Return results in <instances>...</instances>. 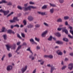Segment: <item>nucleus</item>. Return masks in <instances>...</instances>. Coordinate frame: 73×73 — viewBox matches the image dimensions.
<instances>
[{
    "instance_id": "393cba45",
    "label": "nucleus",
    "mask_w": 73,
    "mask_h": 73,
    "mask_svg": "<svg viewBox=\"0 0 73 73\" xmlns=\"http://www.w3.org/2000/svg\"><path fill=\"white\" fill-rule=\"evenodd\" d=\"M53 57V55H48V58H52Z\"/></svg>"
},
{
    "instance_id": "37998d69",
    "label": "nucleus",
    "mask_w": 73,
    "mask_h": 73,
    "mask_svg": "<svg viewBox=\"0 0 73 73\" xmlns=\"http://www.w3.org/2000/svg\"><path fill=\"white\" fill-rule=\"evenodd\" d=\"M21 36L23 37H25V34L24 33H21Z\"/></svg>"
},
{
    "instance_id": "39448f33",
    "label": "nucleus",
    "mask_w": 73,
    "mask_h": 73,
    "mask_svg": "<svg viewBox=\"0 0 73 73\" xmlns=\"http://www.w3.org/2000/svg\"><path fill=\"white\" fill-rule=\"evenodd\" d=\"M28 66H25L24 68H23L21 69V70L22 73H24L25 72V71L27 69Z\"/></svg>"
},
{
    "instance_id": "f03ea898",
    "label": "nucleus",
    "mask_w": 73,
    "mask_h": 73,
    "mask_svg": "<svg viewBox=\"0 0 73 73\" xmlns=\"http://www.w3.org/2000/svg\"><path fill=\"white\" fill-rule=\"evenodd\" d=\"M65 28H66V27H63L62 28H58L57 29V30L58 31H61V29H62V31L63 32H65L66 34H68V31L67 29H65Z\"/></svg>"
},
{
    "instance_id": "4c0bfd02",
    "label": "nucleus",
    "mask_w": 73,
    "mask_h": 73,
    "mask_svg": "<svg viewBox=\"0 0 73 73\" xmlns=\"http://www.w3.org/2000/svg\"><path fill=\"white\" fill-rule=\"evenodd\" d=\"M7 5H12V3L11 2H9L7 4Z\"/></svg>"
},
{
    "instance_id": "f257e3e1",
    "label": "nucleus",
    "mask_w": 73,
    "mask_h": 73,
    "mask_svg": "<svg viewBox=\"0 0 73 73\" xmlns=\"http://www.w3.org/2000/svg\"><path fill=\"white\" fill-rule=\"evenodd\" d=\"M6 46L7 47V49L8 50H9V48H11L13 49H15L16 48V44H14V46H13L12 45H8V44L6 45Z\"/></svg>"
},
{
    "instance_id": "5fc2aeb1",
    "label": "nucleus",
    "mask_w": 73,
    "mask_h": 73,
    "mask_svg": "<svg viewBox=\"0 0 73 73\" xmlns=\"http://www.w3.org/2000/svg\"><path fill=\"white\" fill-rule=\"evenodd\" d=\"M65 24L66 25H68V23L67 21H66L65 23Z\"/></svg>"
},
{
    "instance_id": "ea45409f",
    "label": "nucleus",
    "mask_w": 73,
    "mask_h": 73,
    "mask_svg": "<svg viewBox=\"0 0 73 73\" xmlns=\"http://www.w3.org/2000/svg\"><path fill=\"white\" fill-rule=\"evenodd\" d=\"M44 24L45 26H46L47 27H48V26H49L48 24L46 23L45 22L44 23Z\"/></svg>"
},
{
    "instance_id": "c85d7f7f",
    "label": "nucleus",
    "mask_w": 73,
    "mask_h": 73,
    "mask_svg": "<svg viewBox=\"0 0 73 73\" xmlns=\"http://www.w3.org/2000/svg\"><path fill=\"white\" fill-rule=\"evenodd\" d=\"M63 41H66V42L68 41V39L67 38H63Z\"/></svg>"
},
{
    "instance_id": "052dcab7",
    "label": "nucleus",
    "mask_w": 73,
    "mask_h": 73,
    "mask_svg": "<svg viewBox=\"0 0 73 73\" xmlns=\"http://www.w3.org/2000/svg\"><path fill=\"white\" fill-rule=\"evenodd\" d=\"M23 45H27V44L25 42H24L23 43Z\"/></svg>"
},
{
    "instance_id": "49530a36",
    "label": "nucleus",
    "mask_w": 73,
    "mask_h": 73,
    "mask_svg": "<svg viewBox=\"0 0 73 73\" xmlns=\"http://www.w3.org/2000/svg\"><path fill=\"white\" fill-rule=\"evenodd\" d=\"M8 56H9V57H12V54H11L9 53L8 54Z\"/></svg>"
},
{
    "instance_id": "c9c22d12",
    "label": "nucleus",
    "mask_w": 73,
    "mask_h": 73,
    "mask_svg": "<svg viewBox=\"0 0 73 73\" xmlns=\"http://www.w3.org/2000/svg\"><path fill=\"white\" fill-rule=\"evenodd\" d=\"M14 27H17V28H19L20 26L18 24H17L14 26Z\"/></svg>"
},
{
    "instance_id": "680f3d73",
    "label": "nucleus",
    "mask_w": 73,
    "mask_h": 73,
    "mask_svg": "<svg viewBox=\"0 0 73 73\" xmlns=\"http://www.w3.org/2000/svg\"><path fill=\"white\" fill-rule=\"evenodd\" d=\"M36 48L37 49H40V47H39L38 46H37Z\"/></svg>"
},
{
    "instance_id": "bb28decb",
    "label": "nucleus",
    "mask_w": 73,
    "mask_h": 73,
    "mask_svg": "<svg viewBox=\"0 0 73 73\" xmlns=\"http://www.w3.org/2000/svg\"><path fill=\"white\" fill-rule=\"evenodd\" d=\"M57 21L58 22H62V19H58L57 20Z\"/></svg>"
},
{
    "instance_id": "f704fd0d",
    "label": "nucleus",
    "mask_w": 73,
    "mask_h": 73,
    "mask_svg": "<svg viewBox=\"0 0 73 73\" xmlns=\"http://www.w3.org/2000/svg\"><path fill=\"white\" fill-rule=\"evenodd\" d=\"M69 17L68 16H66L64 17V19L65 20H67L69 19Z\"/></svg>"
},
{
    "instance_id": "6ab92c4d",
    "label": "nucleus",
    "mask_w": 73,
    "mask_h": 73,
    "mask_svg": "<svg viewBox=\"0 0 73 73\" xmlns=\"http://www.w3.org/2000/svg\"><path fill=\"white\" fill-rule=\"evenodd\" d=\"M50 11L51 13H53V12H54V9L52 8L50 9Z\"/></svg>"
},
{
    "instance_id": "09e8293b",
    "label": "nucleus",
    "mask_w": 73,
    "mask_h": 73,
    "mask_svg": "<svg viewBox=\"0 0 73 73\" xmlns=\"http://www.w3.org/2000/svg\"><path fill=\"white\" fill-rule=\"evenodd\" d=\"M36 69H35L33 71V73H36Z\"/></svg>"
},
{
    "instance_id": "58836bf2",
    "label": "nucleus",
    "mask_w": 73,
    "mask_h": 73,
    "mask_svg": "<svg viewBox=\"0 0 73 73\" xmlns=\"http://www.w3.org/2000/svg\"><path fill=\"white\" fill-rule=\"evenodd\" d=\"M23 23L24 24V25H27V21H25V20H24L23 21Z\"/></svg>"
},
{
    "instance_id": "ddd939ff",
    "label": "nucleus",
    "mask_w": 73,
    "mask_h": 73,
    "mask_svg": "<svg viewBox=\"0 0 73 73\" xmlns=\"http://www.w3.org/2000/svg\"><path fill=\"white\" fill-rule=\"evenodd\" d=\"M28 19L29 21H32L33 20V18L32 16H29L28 17Z\"/></svg>"
},
{
    "instance_id": "cd10ccee",
    "label": "nucleus",
    "mask_w": 73,
    "mask_h": 73,
    "mask_svg": "<svg viewBox=\"0 0 73 73\" xmlns=\"http://www.w3.org/2000/svg\"><path fill=\"white\" fill-rule=\"evenodd\" d=\"M36 28H39L40 27V25L39 24H37L35 25Z\"/></svg>"
},
{
    "instance_id": "9d476101",
    "label": "nucleus",
    "mask_w": 73,
    "mask_h": 73,
    "mask_svg": "<svg viewBox=\"0 0 73 73\" xmlns=\"http://www.w3.org/2000/svg\"><path fill=\"white\" fill-rule=\"evenodd\" d=\"M7 32L8 33H10L11 34V33H13V34H15V32L14 31H12V30H7Z\"/></svg>"
},
{
    "instance_id": "dca6fc26",
    "label": "nucleus",
    "mask_w": 73,
    "mask_h": 73,
    "mask_svg": "<svg viewBox=\"0 0 73 73\" xmlns=\"http://www.w3.org/2000/svg\"><path fill=\"white\" fill-rule=\"evenodd\" d=\"M56 43L58 44H63V42L61 41H58L56 42Z\"/></svg>"
},
{
    "instance_id": "0e129e2a",
    "label": "nucleus",
    "mask_w": 73,
    "mask_h": 73,
    "mask_svg": "<svg viewBox=\"0 0 73 73\" xmlns=\"http://www.w3.org/2000/svg\"><path fill=\"white\" fill-rule=\"evenodd\" d=\"M14 27V26L11 25V29H13V28Z\"/></svg>"
},
{
    "instance_id": "9b49d317",
    "label": "nucleus",
    "mask_w": 73,
    "mask_h": 73,
    "mask_svg": "<svg viewBox=\"0 0 73 73\" xmlns=\"http://www.w3.org/2000/svg\"><path fill=\"white\" fill-rule=\"evenodd\" d=\"M12 69V66H8L7 68V70H10Z\"/></svg>"
},
{
    "instance_id": "4468645a",
    "label": "nucleus",
    "mask_w": 73,
    "mask_h": 73,
    "mask_svg": "<svg viewBox=\"0 0 73 73\" xmlns=\"http://www.w3.org/2000/svg\"><path fill=\"white\" fill-rule=\"evenodd\" d=\"M33 25L30 24L28 26V28H33Z\"/></svg>"
},
{
    "instance_id": "1a4fd4ad",
    "label": "nucleus",
    "mask_w": 73,
    "mask_h": 73,
    "mask_svg": "<svg viewBox=\"0 0 73 73\" xmlns=\"http://www.w3.org/2000/svg\"><path fill=\"white\" fill-rule=\"evenodd\" d=\"M56 53L58 55H60V56H61V55H62V53L59 50L57 51L56 52Z\"/></svg>"
},
{
    "instance_id": "6e6d98bb",
    "label": "nucleus",
    "mask_w": 73,
    "mask_h": 73,
    "mask_svg": "<svg viewBox=\"0 0 73 73\" xmlns=\"http://www.w3.org/2000/svg\"><path fill=\"white\" fill-rule=\"evenodd\" d=\"M31 50V47L28 48V49H27V50H29V51H30Z\"/></svg>"
},
{
    "instance_id": "aec40b11",
    "label": "nucleus",
    "mask_w": 73,
    "mask_h": 73,
    "mask_svg": "<svg viewBox=\"0 0 73 73\" xmlns=\"http://www.w3.org/2000/svg\"><path fill=\"white\" fill-rule=\"evenodd\" d=\"M21 45L19 46L18 47L17 49L16 50V52H17V51H18V50H19V49H20L21 48Z\"/></svg>"
},
{
    "instance_id": "8fccbe9b",
    "label": "nucleus",
    "mask_w": 73,
    "mask_h": 73,
    "mask_svg": "<svg viewBox=\"0 0 73 73\" xmlns=\"http://www.w3.org/2000/svg\"><path fill=\"white\" fill-rule=\"evenodd\" d=\"M4 10H3V9H1L0 10V12H3V13L4 12Z\"/></svg>"
},
{
    "instance_id": "20e7f679",
    "label": "nucleus",
    "mask_w": 73,
    "mask_h": 73,
    "mask_svg": "<svg viewBox=\"0 0 73 73\" xmlns=\"http://www.w3.org/2000/svg\"><path fill=\"white\" fill-rule=\"evenodd\" d=\"M16 21H19V19H17V17H14L13 19V20H10L9 21L10 23H15L16 22Z\"/></svg>"
},
{
    "instance_id": "338daca9",
    "label": "nucleus",
    "mask_w": 73,
    "mask_h": 73,
    "mask_svg": "<svg viewBox=\"0 0 73 73\" xmlns=\"http://www.w3.org/2000/svg\"><path fill=\"white\" fill-rule=\"evenodd\" d=\"M59 27H63V25H60L59 26Z\"/></svg>"
},
{
    "instance_id": "7c9ffc66",
    "label": "nucleus",
    "mask_w": 73,
    "mask_h": 73,
    "mask_svg": "<svg viewBox=\"0 0 73 73\" xmlns=\"http://www.w3.org/2000/svg\"><path fill=\"white\" fill-rule=\"evenodd\" d=\"M30 41L32 43H32L33 42H34V40L33 38H31L30 40Z\"/></svg>"
},
{
    "instance_id": "a878e982",
    "label": "nucleus",
    "mask_w": 73,
    "mask_h": 73,
    "mask_svg": "<svg viewBox=\"0 0 73 73\" xmlns=\"http://www.w3.org/2000/svg\"><path fill=\"white\" fill-rule=\"evenodd\" d=\"M50 6H51V7H56V5H55L54 4H52L50 3Z\"/></svg>"
},
{
    "instance_id": "603ef678",
    "label": "nucleus",
    "mask_w": 73,
    "mask_h": 73,
    "mask_svg": "<svg viewBox=\"0 0 73 73\" xmlns=\"http://www.w3.org/2000/svg\"><path fill=\"white\" fill-rule=\"evenodd\" d=\"M36 44V45H37V43L35 42L34 41V42L33 43H32V44Z\"/></svg>"
},
{
    "instance_id": "2f4dec72",
    "label": "nucleus",
    "mask_w": 73,
    "mask_h": 73,
    "mask_svg": "<svg viewBox=\"0 0 73 73\" xmlns=\"http://www.w3.org/2000/svg\"><path fill=\"white\" fill-rule=\"evenodd\" d=\"M3 37L4 40H6V37H7V35H4L3 36Z\"/></svg>"
},
{
    "instance_id": "e433bc0d",
    "label": "nucleus",
    "mask_w": 73,
    "mask_h": 73,
    "mask_svg": "<svg viewBox=\"0 0 73 73\" xmlns=\"http://www.w3.org/2000/svg\"><path fill=\"white\" fill-rule=\"evenodd\" d=\"M17 36L18 37H19V38H20V39H21V38H22L21 37V36H20V35H19V34H17Z\"/></svg>"
},
{
    "instance_id": "2eb2a0df",
    "label": "nucleus",
    "mask_w": 73,
    "mask_h": 73,
    "mask_svg": "<svg viewBox=\"0 0 73 73\" xmlns=\"http://www.w3.org/2000/svg\"><path fill=\"white\" fill-rule=\"evenodd\" d=\"M39 62H40V64L41 65H43L44 63V62L42 60H40L38 61Z\"/></svg>"
},
{
    "instance_id": "7ed1b4c3",
    "label": "nucleus",
    "mask_w": 73,
    "mask_h": 73,
    "mask_svg": "<svg viewBox=\"0 0 73 73\" xmlns=\"http://www.w3.org/2000/svg\"><path fill=\"white\" fill-rule=\"evenodd\" d=\"M23 8L25 9V11H28V10H31V8H32L33 9H35L36 8V7H34L33 6H29L27 7H24Z\"/></svg>"
},
{
    "instance_id": "6e6552de",
    "label": "nucleus",
    "mask_w": 73,
    "mask_h": 73,
    "mask_svg": "<svg viewBox=\"0 0 73 73\" xmlns=\"http://www.w3.org/2000/svg\"><path fill=\"white\" fill-rule=\"evenodd\" d=\"M70 32L73 35L72 36H71V35H68V36L70 38H73V31L72 30H70Z\"/></svg>"
},
{
    "instance_id": "e2e57ef3",
    "label": "nucleus",
    "mask_w": 73,
    "mask_h": 73,
    "mask_svg": "<svg viewBox=\"0 0 73 73\" xmlns=\"http://www.w3.org/2000/svg\"><path fill=\"white\" fill-rule=\"evenodd\" d=\"M27 5H28V3H27L24 5L25 7H27Z\"/></svg>"
},
{
    "instance_id": "b1692460",
    "label": "nucleus",
    "mask_w": 73,
    "mask_h": 73,
    "mask_svg": "<svg viewBox=\"0 0 73 73\" xmlns=\"http://www.w3.org/2000/svg\"><path fill=\"white\" fill-rule=\"evenodd\" d=\"M30 52H31V53H32V54H31L30 56H29V58H31V57H32L33 56V53L32 52V51L31 50H30V51H29Z\"/></svg>"
},
{
    "instance_id": "de8ad7c7",
    "label": "nucleus",
    "mask_w": 73,
    "mask_h": 73,
    "mask_svg": "<svg viewBox=\"0 0 73 73\" xmlns=\"http://www.w3.org/2000/svg\"><path fill=\"white\" fill-rule=\"evenodd\" d=\"M66 67V66H63L62 68V70H63V69H65V68Z\"/></svg>"
},
{
    "instance_id": "72a5a7b5",
    "label": "nucleus",
    "mask_w": 73,
    "mask_h": 73,
    "mask_svg": "<svg viewBox=\"0 0 73 73\" xmlns=\"http://www.w3.org/2000/svg\"><path fill=\"white\" fill-rule=\"evenodd\" d=\"M47 7V6L46 5L44 6L43 7H42V9H46Z\"/></svg>"
},
{
    "instance_id": "412c9836",
    "label": "nucleus",
    "mask_w": 73,
    "mask_h": 73,
    "mask_svg": "<svg viewBox=\"0 0 73 73\" xmlns=\"http://www.w3.org/2000/svg\"><path fill=\"white\" fill-rule=\"evenodd\" d=\"M56 36H58V37H60V36H61V34H60L59 33H57L56 34Z\"/></svg>"
},
{
    "instance_id": "0eeeda50",
    "label": "nucleus",
    "mask_w": 73,
    "mask_h": 73,
    "mask_svg": "<svg viewBox=\"0 0 73 73\" xmlns=\"http://www.w3.org/2000/svg\"><path fill=\"white\" fill-rule=\"evenodd\" d=\"M48 33V31H46L44 32L42 34V36L43 37H45L46 36V35Z\"/></svg>"
},
{
    "instance_id": "f3484780",
    "label": "nucleus",
    "mask_w": 73,
    "mask_h": 73,
    "mask_svg": "<svg viewBox=\"0 0 73 73\" xmlns=\"http://www.w3.org/2000/svg\"><path fill=\"white\" fill-rule=\"evenodd\" d=\"M38 13H39L40 15H45V12H38Z\"/></svg>"
},
{
    "instance_id": "3c124183",
    "label": "nucleus",
    "mask_w": 73,
    "mask_h": 73,
    "mask_svg": "<svg viewBox=\"0 0 73 73\" xmlns=\"http://www.w3.org/2000/svg\"><path fill=\"white\" fill-rule=\"evenodd\" d=\"M27 31H28V29H25V33H27Z\"/></svg>"
},
{
    "instance_id": "a18cd8bd",
    "label": "nucleus",
    "mask_w": 73,
    "mask_h": 73,
    "mask_svg": "<svg viewBox=\"0 0 73 73\" xmlns=\"http://www.w3.org/2000/svg\"><path fill=\"white\" fill-rule=\"evenodd\" d=\"M17 8H18V9H19L21 10V9H22V8H21V7L20 6H18L17 7Z\"/></svg>"
},
{
    "instance_id": "4d7b16f0",
    "label": "nucleus",
    "mask_w": 73,
    "mask_h": 73,
    "mask_svg": "<svg viewBox=\"0 0 73 73\" xmlns=\"http://www.w3.org/2000/svg\"><path fill=\"white\" fill-rule=\"evenodd\" d=\"M68 58H66L65 59V61H68Z\"/></svg>"
},
{
    "instance_id": "bf43d9fd",
    "label": "nucleus",
    "mask_w": 73,
    "mask_h": 73,
    "mask_svg": "<svg viewBox=\"0 0 73 73\" xmlns=\"http://www.w3.org/2000/svg\"><path fill=\"white\" fill-rule=\"evenodd\" d=\"M69 28L70 29L72 30L73 29V27H72L70 26L69 27Z\"/></svg>"
},
{
    "instance_id": "423d86ee",
    "label": "nucleus",
    "mask_w": 73,
    "mask_h": 73,
    "mask_svg": "<svg viewBox=\"0 0 73 73\" xmlns=\"http://www.w3.org/2000/svg\"><path fill=\"white\" fill-rule=\"evenodd\" d=\"M68 68L70 70H72L73 68V63H70L68 64Z\"/></svg>"
},
{
    "instance_id": "4be33fe9",
    "label": "nucleus",
    "mask_w": 73,
    "mask_h": 73,
    "mask_svg": "<svg viewBox=\"0 0 73 73\" xmlns=\"http://www.w3.org/2000/svg\"><path fill=\"white\" fill-rule=\"evenodd\" d=\"M1 4H3V3H7L8 2L6 1L5 0H3L2 1H1Z\"/></svg>"
},
{
    "instance_id": "a211bd4d",
    "label": "nucleus",
    "mask_w": 73,
    "mask_h": 73,
    "mask_svg": "<svg viewBox=\"0 0 73 73\" xmlns=\"http://www.w3.org/2000/svg\"><path fill=\"white\" fill-rule=\"evenodd\" d=\"M51 70H50V72L51 73H52L53 72V70H54V69H56L54 68V66L52 67H51Z\"/></svg>"
},
{
    "instance_id": "a19ab883",
    "label": "nucleus",
    "mask_w": 73,
    "mask_h": 73,
    "mask_svg": "<svg viewBox=\"0 0 73 73\" xmlns=\"http://www.w3.org/2000/svg\"><path fill=\"white\" fill-rule=\"evenodd\" d=\"M60 3H64V0H59Z\"/></svg>"
},
{
    "instance_id": "f8f14e48",
    "label": "nucleus",
    "mask_w": 73,
    "mask_h": 73,
    "mask_svg": "<svg viewBox=\"0 0 73 73\" xmlns=\"http://www.w3.org/2000/svg\"><path fill=\"white\" fill-rule=\"evenodd\" d=\"M9 12V10H8L7 11H3V13L4 14V15L5 16H6Z\"/></svg>"
},
{
    "instance_id": "c03bdc74",
    "label": "nucleus",
    "mask_w": 73,
    "mask_h": 73,
    "mask_svg": "<svg viewBox=\"0 0 73 73\" xmlns=\"http://www.w3.org/2000/svg\"><path fill=\"white\" fill-rule=\"evenodd\" d=\"M31 58L32 60H35V57L32 56L31 58Z\"/></svg>"
},
{
    "instance_id": "13d9d810",
    "label": "nucleus",
    "mask_w": 73,
    "mask_h": 73,
    "mask_svg": "<svg viewBox=\"0 0 73 73\" xmlns=\"http://www.w3.org/2000/svg\"><path fill=\"white\" fill-rule=\"evenodd\" d=\"M30 4H34V3L32 2H30Z\"/></svg>"
},
{
    "instance_id": "864d4df0",
    "label": "nucleus",
    "mask_w": 73,
    "mask_h": 73,
    "mask_svg": "<svg viewBox=\"0 0 73 73\" xmlns=\"http://www.w3.org/2000/svg\"><path fill=\"white\" fill-rule=\"evenodd\" d=\"M21 43V42H17V45H20V44Z\"/></svg>"
},
{
    "instance_id": "c756f323",
    "label": "nucleus",
    "mask_w": 73,
    "mask_h": 73,
    "mask_svg": "<svg viewBox=\"0 0 73 73\" xmlns=\"http://www.w3.org/2000/svg\"><path fill=\"white\" fill-rule=\"evenodd\" d=\"M5 29V28L4 27H2V32H4V31Z\"/></svg>"
},
{
    "instance_id": "79ce46f5",
    "label": "nucleus",
    "mask_w": 73,
    "mask_h": 73,
    "mask_svg": "<svg viewBox=\"0 0 73 73\" xmlns=\"http://www.w3.org/2000/svg\"><path fill=\"white\" fill-rule=\"evenodd\" d=\"M5 55H4L3 56V57L1 59V60L2 61H3V60H4V58H5Z\"/></svg>"
},
{
    "instance_id": "774afa93",
    "label": "nucleus",
    "mask_w": 73,
    "mask_h": 73,
    "mask_svg": "<svg viewBox=\"0 0 73 73\" xmlns=\"http://www.w3.org/2000/svg\"><path fill=\"white\" fill-rule=\"evenodd\" d=\"M70 56H73V53H71L70 54Z\"/></svg>"
},
{
    "instance_id": "69168bd1",
    "label": "nucleus",
    "mask_w": 73,
    "mask_h": 73,
    "mask_svg": "<svg viewBox=\"0 0 73 73\" xmlns=\"http://www.w3.org/2000/svg\"><path fill=\"white\" fill-rule=\"evenodd\" d=\"M44 57L45 58H46V57H48V55H45L44 56Z\"/></svg>"
},
{
    "instance_id": "473e14b6",
    "label": "nucleus",
    "mask_w": 73,
    "mask_h": 73,
    "mask_svg": "<svg viewBox=\"0 0 73 73\" xmlns=\"http://www.w3.org/2000/svg\"><path fill=\"white\" fill-rule=\"evenodd\" d=\"M52 36H50L48 39V40H49V41H52Z\"/></svg>"
},
{
    "instance_id": "5701e85b",
    "label": "nucleus",
    "mask_w": 73,
    "mask_h": 73,
    "mask_svg": "<svg viewBox=\"0 0 73 73\" xmlns=\"http://www.w3.org/2000/svg\"><path fill=\"white\" fill-rule=\"evenodd\" d=\"M35 40L38 42H39V41H40V38H38L36 37H35Z\"/></svg>"
}]
</instances>
